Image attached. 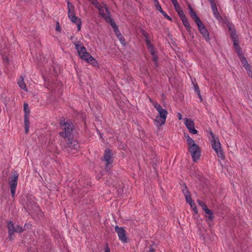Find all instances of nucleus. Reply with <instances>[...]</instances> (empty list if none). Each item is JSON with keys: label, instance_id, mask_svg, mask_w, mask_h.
Returning <instances> with one entry per match:
<instances>
[{"label": "nucleus", "instance_id": "6e6552de", "mask_svg": "<svg viewBox=\"0 0 252 252\" xmlns=\"http://www.w3.org/2000/svg\"><path fill=\"white\" fill-rule=\"evenodd\" d=\"M115 231L117 233L119 239L124 243H127L126 231L124 227H119L116 225L115 227Z\"/></svg>", "mask_w": 252, "mask_h": 252}, {"label": "nucleus", "instance_id": "5701e85b", "mask_svg": "<svg viewBox=\"0 0 252 252\" xmlns=\"http://www.w3.org/2000/svg\"><path fill=\"white\" fill-rule=\"evenodd\" d=\"M7 227L8 229L9 234L11 236L14 232H15V227L14 226L13 223L11 221H9L7 223Z\"/></svg>", "mask_w": 252, "mask_h": 252}, {"label": "nucleus", "instance_id": "0eeeda50", "mask_svg": "<svg viewBox=\"0 0 252 252\" xmlns=\"http://www.w3.org/2000/svg\"><path fill=\"white\" fill-rule=\"evenodd\" d=\"M97 9L98 10L99 14L103 17L107 22H109L110 24L111 22H113V20L111 18L108 8L105 4L102 3Z\"/></svg>", "mask_w": 252, "mask_h": 252}, {"label": "nucleus", "instance_id": "c9c22d12", "mask_svg": "<svg viewBox=\"0 0 252 252\" xmlns=\"http://www.w3.org/2000/svg\"><path fill=\"white\" fill-rule=\"evenodd\" d=\"M162 14H163V15L164 16V17L165 18H166V19H168V20H171V18L165 13L163 11V13H162Z\"/></svg>", "mask_w": 252, "mask_h": 252}, {"label": "nucleus", "instance_id": "ea45409f", "mask_svg": "<svg viewBox=\"0 0 252 252\" xmlns=\"http://www.w3.org/2000/svg\"><path fill=\"white\" fill-rule=\"evenodd\" d=\"M105 252H110V249H109L108 245H107L105 248Z\"/></svg>", "mask_w": 252, "mask_h": 252}, {"label": "nucleus", "instance_id": "cd10ccee", "mask_svg": "<svg viewBox=\"0 0 252 252\" xmlns=\"http://www.w3.org/2000/svg\"><path fill=\"white\" fill-rule=\"evenodd\" d=\"M92 4L95 7V8H96L97 9H98L100 6L101 5V4H100L98 1L97 0H92L91 1Z\"/></svg>", "mask_w": 252, "mask_h": 252}, {"label": "nucleus", "instance_id": "423d86ee", "mask_svg": "<svg viewBox=\"0 0 252 252\" xmlns=\"http://www.w3.org/2000/svg\"><path fill=\"white\" fill-rule=\"evenodd\" d=\"M64 142H65V148L68 153H74L80 147L78 142L73 139V138H72L70 140H66Z\"/></svg>", "mask_w": 252, "mask_h": 252}, {"label": "nucleus", "instance_id": "f8f14e48", "mask_svg": "<svg viewBox=\"0 0 252 252\" xmlns=\"http://www.w3.org/2000/svg\"><path fill=\"white\" fill-rule=\"evenodd\" d=\"M104 160L106 162V168L107 169H110L109 164L112 163V157L111 151L109 149H106L104 151Z\"/></svg>", "mask_w": 252, "mask_h": 252}, {"label": "nucleus", "instance_id": "473e14b6", "mask_svg": "<svg viewBox=\"0 0 252 252\" xmlns=\"http://www.w3.org/2000/svg\"><path fill=\"white\" fill-rule=\"evenodd\" d=\"M15 232H19V233H21L23 231V228L19 226H17L16 227H15Z\"/></svg>", "mask_w": 252, "mask_h": 252}, {"label": "nucleus", "instance_id": "58836bf2", "mask_svg": "<svg viewBox=\"0 0 252 252\" xmlns=\"http://www.w3.org/2000/svg\"><path fill=\"white\" fill-rule=\"evenodd\" d=\"M175 9L177 13L178 11H180L182 10L180 6H178V8H175Z\"/></svg>", "mask_w": 252, "mask_h": 252}, {"label": "nucleus", "instance_id": "7ed1b4c3", "mask_svg": "<svg viewBox=\"0 0 252 252\" xmlns=\"http://www.w3.org/2000/svg\"><path fill=\"white\" fill-rule=\"evenodd\" d=\"M186 137L187 142L189 146V151L191 155L193 161H197L200 157V150L198 145L188 135H185Z\"/></svg>", "mask_w": 252, "mask_h": 252}, {"label": "nucleus", "instance_id": "49530a36", "mask_svg": "<svg viewBox=\"0 0 252 252\" xmlns=\"http://www.w3.org/2000/svg\"><path fill=\"white\" fill-rule=\"evenodd\" d=\"M89 1H91L92 0H89Z\"/></svg>", "mask_w": 252, "mask_h": 252}, {"label": "nucleus", "instance_id": "f3484780", "mask_svg": "<svg viewBox=\"0 0 252 252\" xmlns=\"http://www.w3.org/2000/svg\"><path fill=\"white\" fill-rule=\"evenodd\" d=\"M69 19L71 20L72 22L77 25V26L78 27V31H80L81 26V21L80 19L77 16H76L75 15L71 16L69 18Z\"/></svg>", "mask_w": 252, "mask_h": 252}, {"label": "nucleus", "instance_id": "c756f323", "mask_svg": "<svg viewBox=\"0 0 252 252\" xmlns=\"http://www.w3.org/2000/svg\"><path fill=\"white\" fill-rule=\"evenodd\" d=\"M178 14L181 19L186 17V15H185V14L182 10L180 11H178Z\"/></svg>", "mask_w": 252, "mask_h": 252}, {"label": "nucleus", "instance_id": "dca6fc26", "mask_svg": "<svg viewBox=\"0 0 252 252\" xmlns=\"http://www.w3.org/2000/svg\"><path fill=\"white\" fill-rule=\"evenodd\" d=\"M189 13L191 17L194 19L196 24H198V23L201 22V20H200L199 18L198 17L197 14L195 13V12L193 11L192 7L189 5Z\"/></svg>", "mask_w": 252, "mask_h": 252}, {"label": "nucleus", "instance_id": "9d476101", "mask_svg": "<svg viewBox=\"0 0 252 252\" xmlns=\"http://www.w3.org/2000/svg\"><path fill=\"white\" fill-rule=\"evenodd\" d=\"M145 41L146 43L147 47L149 49V51L151 53V55L153 56V60L155 62L156 65H157V61H158V57L156 54L155 51L154 49L153 46L151 43L150 40L148 39L147 36H145Z\"/></svg>", "mask_w": 252, "mask_h": 252}, {"label": "nucleus", "instance_id": "f03ea898", "mask_svg": "<svg viewBox=\"0 0 252 252\" xmlns=\"http://www.w3.org/2000/svg\"><path fill=\"white\" fill-rule=\"evenodd\" d=\"M150 101L152 103L153 106L158 112L157 116L154 121V124L157 127H159L163 125L166 122L168 114L167 111L166 109L162 108L161 106L157 102L152 101L151 99Z\"/></svg>", "mask_w": 252, "mask_h": 252}, {"label": "nucleus", "instance_id": "a18cd8bd", "mask_svg": "<svg viewBox=\"0 0 252 252\" xmlns=\"http://www.w3.org/2000/svg\"><path fill=\"white\" fill-rule=\"evenodd\" d=\"M28 207L29 208V209H30V206H28Z\"/></svg>", "mask_w": 252, "mask_h": 252}, {"label": "nucleus", "instance_id": "a211bd4d", "mask_svg": "<svg viewBox=\"0 0 252 252\" xmlns=\"http://www.w3.org/2000/svg\"><path fill=\"white\" fill-rule=\"evenodd\" d=\"M229 30L230 31H232L231 32V36L233 41V45L234 46L238 47V36L236 35L235 32L232 31V28L231 26H229Z\"/></svg>", "mask_w": 252, "mask_h": 252}, {"label": "nucleus", "instance_id": "2f4dec72", "mask_svg": "<svg viewBox=\"0 0 252 252\" xmlns=\"http://www.w3.org/2000/svg\"><path fill=\"white\" fill-rule=\"evenodd\" d=\"M156 7L160 13H163V10H162L161 6L159 4H156Z\"/></svg>", "mask_w": 252, "mask_h": 252}, {"label": "nucleus", "instance_id": "4468645a", "mask_svg": "<svg viewBox=\"0 0 252 252\" xmlns=\"http://www.w3.org/2000/svg\"><path fill=\"white\" fill-rule=\"evenodd\" d=\"M198 29L200 32V33L202 34L203 36L205 38V39L207 40H208L209 39V34L208 33V31L205 27L204 24L201 22L198 23L197 24Z\"/></svg>", "mask_w": 252, "mask_h": 252}, {"label": "nucleus", "instance_id": "79ce46f5", "mask_svg": "<svg viewBox=\"0 0 252 252\" xmlns=\"http://www.w3.org/2000/svg\"><path fill=\"white\" fill-rule=\"evenodd\" d=\"M154 1L155 3V5L159 4V2H158V0H154Z\"/></svg>", "mask_w": 252, "mask_h": 252}, {"label": "nucleus", "instance_id": "37998d69", "mask_svg": "<svg viewBox=\"0 0 252 252\" xmlns=\"http://www.w3.org/2000/svg\"><path fill=\"white\" fill-rule=\"evenodd\" d=\"M208 0L211 4H212L213 3L215 2L214 0Z\"/></svg>", "mask_w": 252, "mask_h": 252}, {"label": "nucleus", "instance_id": "f704fd0d", "mask_svg": "<svg viewBox=\"0 0 252 252\" xmlns=\"http://www.w3.org/2000/svg\"><path fill=\"white\" fill-rule=\"evenodd\" d=\"M211 8L212 9V11H215L216 9H217V5L215 2L213 3L212 4H211Z\"/></svg>", "mask_w": 252, "mask_h": 252}, {"label": "nucleus", "instance_id": "b1692460", "mask_svg": "<svg viewBox=\"0 0 252 252\" xmlns=\"http://www.w3.org/2000/svg\"><path fill=\"white\" fill-rule=\"evenodd\" d=\"M30 122L28 116H24V126L25 128V132L27 133L29 129Z\"/></svg>", "mask_w": 252, "mask_h": 252}, {"label": "nucleus", "instance_id": "ddd939ff", "mask_svg": "<svg viewBox=\"0 0 252 252\" xmlns=\"http://www.w3.org/2000/svg\"><path fill=\"white\" fill-rule=\"evenodd\" d=\"M17 181L18 175H14L13 178L9 181L10 188L11 192V194L13 196H14L15 194L16 189L17 185Z\"/></svg>", "mask_w": 252, "mask_h": 252}, {"label": "nucleus", "instance_id": "72a5a7b5", "mask_svg": "<svg viewBox=\"0 0 252 252\" xmlns=\"http://www.w3.org/2000/svg\"><path fill=\"white\" fill-rule=\"evenodd\" d=\"M56 30L58 32H61V27H60L58 22L56 23Z\"/></svg>", "mask_w": 252, "mask_h": 252}, {"label": "nucleus", "instance_id": "a878e982", "mask_svg": "<svg viewBox=\"0 0 252 252\" xmlns=\"http://www.w3.org/2000/svg\"><path fill=\"white\" fill-rule=\"evenodd\" d=\"M24 111L25 112V116H28L30 113V109L29 108V105L27 103H25L24 104Z\"/></svg>", "mask_w": 252, "mask_h": 252}, {"label": "nucleus", "instance_id": "393cba45", "mask_svg": "<svg viewBox=\"0 0 252 252\" xmlns=\"http://www.w3.org/2000/svg\"><path fill=\"white\" fill-rule=\"evenodd\" d=\"M181 20L184 26L187 28V30L189 31L190 30V24L186 17Z\"/></svg>", "mask_w": 252, "mask_h": 252}, {"label": "nucleus", "instance_id": "20e7f679", "mask_svg": "<svg viewBox=\"0 0 252 252\" xmlns=\"http://www.w3.org/2000/svg\"><path fill=\"white\" fill-rule=\"evenodd\" d=\"M61 124L63 128V131L60 133L61 136L64 141L71 140L72 138H73L72 134L73 125L71 123L65 122L64 119L61 121Z\"/></svg>", "mask_w": 252, "mask_h": 252}, {"label": "nucleus", "instance_id": "7c9ffc66", "mask_svg": "<svg viewBox=\"0 0 252 252\" xmlns=\"http://www.w3.org/2000/svg\"><path fill=\"white\" fill-rule=\"evenodd\" d=\"M174 5V8H178L180 6L177 0H171Z\"/></svg>", "mask_w": 252, "mask_h": 252}, {"label": "nucleus", "instance_id": "9b49d317", "mask_svg": "<svg viewBox=\"0 0 252 252\" xmlns=\"http://www.w3.org/2000/svg\"><path fill=\"white\" fill-rule=\"evenodd\" d=\"M197 202L198 205L202 208L205 213L207 215H208V216L206 217L208 218L209 220L212 221L214 219L213 212L207 208V206L204 202L199 200L197 201Z\"/></svg>", "mask_w": 252, "mask_h": 252}, {"label": "nucleus", "instance_id": "f257e3e1", "mask_svg": "<svg viewBox=\"0 0 252 252\" xmlns=\"http://www.w3.org/2000/svg\"><path fill=\"white\" fill-rule=\"evenodd\" d=\"M73 43L75 46L76 50L81 59L94 66L97 64L96 61L87 51L86 48L80 41L76 40L73 41Z\"/></svg>", "mask_w": 252, "mask_h": 252}, {"label": "nucleus", "instance_id": "2eb2a0df", "mask_svg": "<svg viewBox=\"0 0 252 252\" xmlns=\"http://www.w3.org/2000/svg\"><path fill=\"white\" fill-rule=\"evenodd\" d=\"M110 25H111L112 27L114 29L115 33L116 35H117V36L118 37V38L121 41V43L124 44V43L125 42V40L123 39V36L121 34V33H120V31H119L118 27L117 26L115 23L114 21L111 22V23H110Z\"/></svg>", "mask_w": 252, "mask_h": 252}, {"label": "nucleus", "instance_id": "412c9836", "mask_svg": "<svg viewBox=\"0 0 252 252\" xmlns=\"http://www.w3.org/2000/svg\"><path fill=\"white\" fill-rule=\"evenodd\" d=\"M183 192L185 195L187 202L189 204L191 203L193 201L192 200L190 194L189 190L187 189L186 187H185V189L183 190Z\"/></svg>", "mask_w": 252, "mask_h": 252}, {"label": "nucleus", "instance_id": "aec40b11", "mask_svg": "<svg viewBox=\"0 0 252 252\" xmlns=\"http://www.w3.org/2000/svg\"><path fill=\"white\" fill-rule=\"evenodd\" d=\"M238 55L244 67L246 69H249L250 66L248 63L246 59L243 56V55L242 54L239 53Z\"/></svg>", "mask_w": 252, "mask_h": 252}, {"label": "nucleus", "instance_id": "c85d7f7f", "mask_svg": "<svg viewBox=\"0 0 252 252\" xmlns=\"http://www.w3.org/2000/svg\"><path fill=\"white\" fill-rule=\"evenodd\" d=\"M189 205H190V207H191V208L192 209L194 212L195 213V214H196L198 213V212H197V207H196L195 203L193 202H192Z\"/></svg>", "mask_w": 252, "mask_h": 252}, {"label": "nucleus", "instance_id": "4be33fe9", "mask_svg": "<svg viewBox=\"0 0 252 252\" xmlns=\"http://www.w3.org/2000/svg\"><path fill=\"white\" fill-rule=\"evenodd\" d=\"M17 84H18L19 86L22 89V90H24L26 92L28 91V89L27 88V86L24 81V78L21 76L20 78L18 80Z\"/></svg>", "mask_w": 252, "mask_h": 252}, {"label": "nucleus", "instance_id": "e433bc0d", "mask_svg": "<svg viewBox=\"0 0 252 252\" xmlns=\"http://www.w3.org/2000/svg\"><path fill=\"white\" fill-rule=\"evenodd\" d=\"M248 71V74L249 75V76L251 77L252 78V71L250 69V67L249 68V69H246Z\"/></svg>", "mask_w": 252, "mask_h": 252}, {"label": "nucleus", "instance_id": "6ab92c4d", "mask_svg": "<svg viewBox=\"0 0 252 252\" xmlns=\"http://www.w3.org/2000/svg\"><path fill=\"white\" fill-rule=\"evenodd\" d=\"M67 9L68 18L75 15L74 6L69 1H67Z\"/></svg>", "mask_w": 252, "mask_h": 252}, {"label": "nucleus", "instance_id": "bb28decb", "mask_svg": "<svg viewBox=\"0 0 252 252\" xmlns=\"http://www.w3.org/2000/svg\"><path fill=\"white\" fill-rule=\"evenodd\" d=\"M213 14L215 17V18L219 21H220L221 19V17L220 16L219 13L218 11V10L216 9L215 11H213Z\"/></svg>", "mask_w": 252, "mask_h": 252}, {"label": "nucleus", "instance_id": "c03bdc74", "mask_svg": "<svg viewBox=\"0 0 252 252\" xmlns=\"http://www.w3.org/2000/svg\"><path fill=\"white\" fill-rule=\"evenodd\" d=\"M154 252V250L153 249H151L149 252Z\"/></svg>", "mask_w": 252, "mask_h": 252}, {"label": "nucleus", "instance_id": "4c0bfd02", "mask_svg": "<svg viewBox=\"0 0 252 252\" xmlns=\"http://www.w3.org/2000/svg\"><path fill=\"white\" fill-rule=\"evenodd\" d=\"M195 90L196 92L199 95H200L199 87L197 86L195 87ZM200 97L201 98V96H200Z\"/></svg>", "mask_w": 252, "mask_h": 252}, {"label": "nucleus", "instance_id": "1a4fd4ad", "mask_svg": "<svg viewBox=\"0 0 252 252\" xmlns=\"http://www.w3.org/2000/svg\"><path fill=\"white\" fill-rule=\"evenodd\" d=\"M184 123L189 131L192 134H196L197 130L194 127V123L193 121L190 119L185 118L184 119Z\"/></svg>", "mask_w": 252, "mask_h": 252}, {"label": "nucleus", "instance_id": "a19ab883", "mask_svg": "<svg viewBox=\"0 0 252 252\" xmlns=\"http://www.w3.org/2000/svg\"><path fill=\"white\" fill-rule=\"evenodd\" d=\"M178 117L179 120H181L182 119V115L181 113H178Z\"/></svg>", "mask_w": 252, "mask_h": 252}, {"label": "nucleus", "instance_id": "39448f33", "mask_svg": "<svg viewBox=\"0 0 252 252\" xmlns=\"http://www.w3.org/2000/svg\"><path fill=\"white\" fill-rule=\"evenodd\" d=\"M209 139L211 142L212 148L214 150L217 156L220 158L223 159L224 156L221 149L219 138L216 136L212 131L210 132Z\"/></svg>", "mask_w": 252, "mask_h": 252}]
</instances>
